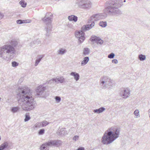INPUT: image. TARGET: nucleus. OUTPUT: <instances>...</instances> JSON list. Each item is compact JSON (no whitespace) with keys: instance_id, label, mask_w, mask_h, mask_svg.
Listing matches in <instances>:
<instances>
[{"instance_id":"f257e3e1","label":"nucleus","mask_w":150,"mask_h":150,"mask_svg":"<svg viewBox=\"0 0 150 150\" xmlns=\"http://www.w3.org/2000/svg\"><path fill=\"white\" fill-rule=\"evenodd\" d=\"M19 93L17 94L19 97L18 102L22 109L25 111H30L34 109L36 103L32 96V92L27 87L23 86L19 89Z\"/></svg>"},{"instance_id":"f03ea898","label":"nucleus","mask_w":150,"mask_h":150,"mask_svg":"<svg viewBox=\"0 0 150 150\" xmlns=\"http://www.w3.org/2000/svg\"><path fill=\"white\" fill-rule=\"evenodd\" d=\"M18 44L17 42L14 40L9 41L4 45L0 47V57L7 60L12 58L15 54V47Z\"/></svg>"},{"instance_id":"7ed1b4c3","label":"nucleus","mask_w":150,"mask_h":150,"mask_svg":"<svg viewBox=\"0 0 150 150\" xmlns=\"http://www.w3.org/2000/svg\"><path fill=\"white\" fill-rule=\"evenodd\" d=\"M122 0H111L105 3L106 7L104 11L108 14L112 16H118L121 14V11L119 9L122 5Z\"/></svg>"},{"instance_id":"20e7f679","label":"nucleus","mask_w":150,"mask_h":150,"mask_svg":"<svg viewBox=\"0 0 150 150\" xmlns=\"http://www.w3.org/2000/svg\"><path fill=\"white\" fill-rule=\"evenodd\" d=\"M120 133V130L117 128L114 127L109 128L105 132L102 138V143L105 145L111 143L118 137Z\"/></svg>"},{"instance_id":"39448f33","label":"nucleus","mask_w":150,"mask_h":150,"mask_svg":"<svg viewBox=\"0 0 150 150\" xmlns=\"http://www.w3.org/2000/svg\"><path fill=\"white\" fill-rule=\"evenodd\" d=\"M52 14L51 13H47L45 17L42 19V20L46 24L44 31L45 32V35L48 37L52 31V26L51 24L52 21Z\"/></svg>"},{"instance_id":"423d86ee","label":"nucleus","mask_w":150,"mask_h":150,"mask_svg":"<svg viewBox=\"0 0 150 150\" xmlns=\"http://www.w3.org/2000/svg\"><path fill=\"white\" fill-rule=\"evenodd\" d=\"M111 80L110 79L106 76L101 77L100 81V84L103 88H106L108 86L111 85Z\"/></svg>"},{"instance_id":"0eeeda50","label":"nucleus","mask_w":150,"mask_h":150,"mask_svg":"<svg viewBox=\"0 0 150 150\" xmlns=\"http://www.w3.org/2000/svg\"><path fill=\"white\" fill-rule=\"evenodd\" d=\"M107 15L106 14L103 13H99L92 15L89 19L88 22V23H90L91 22L98 20L100 19H102L105 18Z\"/></svg>"},{"instance_id":"6e6552de","label":"nucleus","mask_w":150,"mask_h":150,"mask_svg":"<svg viewBox=\"0 0 150 150\" xmlns=\"http://www.w3.org/2000/svg\"><path fill=\"white\" fill-rule=\"evenodd\" d=\"M84 35L85 33L81 30L76 32L75 33L76 37L79 38V41L80 43L83 42L85 39Z\"/></svg>"},{"instance_id":"1a4fd4ad","label":"nucleus","mask_w":150,"mask_h":150,"mask_svg":"<svg viewBox=\"0 0 150 150\" xmlns=\"http://www.w3.org/2000/svg\"><path fill=\"white\" fill-rule=\"evenodd\" d=\"M79 5L82 8H87L91 7L92 3L89 0H83L79 3Z\"/></svg>"},{"instance_id":"9d476101","label":"nucleus","mask_w":150,"mask_h":150,"mask_svg":"<svg viewBox=\"0 0 150 150\" xmlns=\"http://www.w3.org/2000/svg\"><path fill=\"white\" fill-rule=\"evenodd\" d=\"M46 143L48 144L47 145L49 147L52 146H58L62 144V142L61 141L58 140H51L50 141H48Z\"/></svg>"},{"instance_id":"9b49d317","label":"nucleus","mask_w":150,"mask_h":150,"mask_svg":"<svg viewBox=\"0 0 150 150\" xmlns=\"http://www.w3.org/2000/svg\"><path fill=\"white\" fill-rule=\"evenodd\" d=\"M91 24L84 25L81 28V30L83 32L88 30L91 29L95 25V23L93 21L91 22Z\"/></svg>"},{"instance_id":"f8f14e48","label":"nucleus","mask_w":150,"mask_h":150,"mask_svg":"<svg viewBox=\"0 0 150 150\" xmlns=\"http://www.w3.org/2000/svg\"><path fill=\"white\" fill-rule=\"evenodd\" d=\"M120 94L123 98H126L130 96V91L129 90L124 88L121 91Z\"/></svg>"},{"instance_id":"ddd939ff","label":"nucleus","mask_w":150,"mask_h":150,"mask_svg":"<svg viewBox=\"0 0 150 150\" xmlns=\"http://www.w3.org/2000/svg\"><path fill=\"white\" fill-rule=\"evenodd\" d=\"M65 128H62L58 130V135L61 136L67 134V132L65 130Z\"/></svg>"},{"instance_id":"4468645a","label":"nucleus","mask_w":150,"mask_h":150,"mask_svg":"<svg viewBox=\"0 0 150 150\" xmlns=\"http://www.w3.org/2000/svg\"><path fill=\"white\" fill-rule=\"evenodd\" d=\"M45 89L46 88L45 87L43 86L42 85H40L37 87L36 90V91L37 93H39L38 94H38L39 95L42 93Z\"/></svg>"},{"instance_id":"2eb2a0df","label":"nucleus","mask_w":150,"mask_h":150,"mask_svg":"<svg viewBox=\"0 0 150 150\" xmlns=\"http://www.w3.org/2000/svg\"><path fill=\"white\" fill-rule=\"evenodd\" d=\"M70 75L74 77V79L76 81H78L79 79V74L75 72H72L70 74Z\"/></svg>"},{"instance_id":"dca6fc26","label":"nucleus","mask_w":150,"mask_h":150,"mask_svg":"<svg viewBox=\"0 0 150 150\" xmlns=\"http://www.w3.org/2000/svg\"><path fill=\"white\" fill-rule=\"evenodd\" d=\"M31 20L30 19L26 20H18L16 21V23L18 24H21L24 23H29L31 22Z\"/></svg>"},{"instance_id":"f3484780","label":"nucleus","mask_w":150,"mask_h":150,"mask_svg":"<svg viewBox=\"0 0 150 150\" xmlns=\"http://www.w3.org/2000/svg\"><path fill=\"white\" fill-rule=\"evenodd\" d=\"M44 55H40L38 56V58L35 61V66H36L38 65L41 60L44 57Z\"/></svg>"},{"instance_id":"a211bd4d","label":"nucleus","mask_w":150,"mask_h":150,"mask_svg":"<svg viewBox=\"0 0 150 150\" xmlns=\"http://www.w3.org/2000/svg\"><path fill=\"white\" fill-rule=\"evenodd\" d=\"M68 19L69 21H73L76 22L77 21L78 17L74 15H71L68 17Z\"/></svg>"},{"instance_id":"6ab92c4d","label":"nucleus","mask_w":150,"mask_h":150,"mask_svg":"<svg viewBox=\"0 0 150 150\" xmlns=\"http://www.w3.org/2000/svg\"><path fill=\"white\" fill-rule=\"evenodd\" d=\"M105 108L103 107H101L98 109L94 110L93 112L95 113H101L105 110Z\"/></svg>"},{"instance_id":"aec40b11","label":"nucleus","mask_w":150,"mask_h":150,"mask_svg":"<svg viewBox=\"0 0 150 150\" xmlns=\"http://www.w3.org/2000/svg\"><path fill=\"white\" fill-rule=\"evenodd\" d=\"M89 60V58L88 57H85L81 63V65L83 66L85 65L88 62Z\"/></svg>"},{"instance_id":"412c9836","label":"nucleus","mask_w":150,"mask_h":150,"mask_svg":"<svg viewBox=\"0 0 150 150\" xmlns=\"http://www.w3.org/2000/svg\"><path fill=\"white\" fill-rule=\"evenodd\" d=\"M46 142L44 143L40 146L41 150H48V148L49 147Z\"/></svg>"},{"instance_id":"4be33fe9","label":"nucleus","mask_w":150,"mask_h":150,"mask_svg":"<svg viewBox=\"0 0 150 150\" xmlns=\"http://www.w3.org/2000/svg\"><path fill=\"white\" fill-rule=\"evenodd\" d=\"M8 143L7 142L2 144L0 146V150H3L4 149L6 148L8 146Z\"/></svg>"},{"instance_id":"5701e85b","label":"nucleus","mask_w":150,"mask_h":150,"mask_svg":"<svg viewBox=\"0 0 150 150\" xmlns=\"http://www.w3.org/2000/svg\"><path fill=\"white\" fill-rule=\"evenodd\" d=\"M56 79V83H62L64 82V79L62 76L58 78H55Z\"/></svg>"},{"instance_id":"b1692460","label":"nucleus","mask_w":150,"mask_h":150,"mask_svg":"<svg viewBox=\"0 0 150 150\" xmlns=\"http://www.w3.org/2000/svg\"><path fill=\"white\" fill-rule=\"evenodd\" d=\"M42 127L41 122L37 123L33 126L34 129H36Z\"/></svg>"},{"instance_id":"393cba45","label":"nucleus","mask_w":150,"mask_h":150,"mask_svg":"<svg viewBox=\"0 0 150 150\" xmlns=\"http://www.w3.org/2000/svg\"><path fill=\"white\" fill-rule=\"evenodd\" d=\"M90 50L88 48H84L83 50V54L86 56L89 54L90 52Z\"/></svg>"},{"instance_id":"a878e982","label":"nucleus","mask_w":150,"mask_h":150,"mask_svg":"<svg viewBox=\"0 0 150 150\" xmlns=\"http://www.w3.org/2000/svg\"><path fill=\"white\" fill-rule=\"evenodd\" d=\"M67 51L65 49L60 48L58 51V53L59 54L63 55L66 53L67 52Z\"/></svg>"},{"instance_id":"bb28decb","label":"nucleus","mask_w":150,"mask_h":150,"mask_svg":"<svg viewBox=\"0 0 150 150\" xmlns=\"http://www.w3.org/2000/svg\"><path fill=\"white\" fill-rule=\"evenodd\" d=\"M99 24V25L103 28H104L106 27L107 25V23L106 21H100Z\"/></svg>"},{"instance_id":"cd10ccee","label":"nucleus","mask_w":150,"mask_h":150,"mask_svg":"<svg viewBox=\"0 0 150 150\" xmlns=\"http://www.w3.org/2000/svg\"><path fill=\"white\" fill-rule=\"evenodd\" d=\"M25 118L24 119V121L25 122L28 121L31 119L30 117L27 113L25 115Z\"/></svg>"},{"instance_id":"c85d7f7f","label":"nucleus","mask_w":150,"mask_h":150,"mask_svg":"<svg viewBox=\"0 0 150 150\" xmlns=\"http://www.w3.org/2000/svg\"><path fill=\"white\" fill-rule=\"evenodd\" d=\"M19 109L18 107L12 108L11 109V111L13 113H16L18 112Z\"/></svg>"},{"instance_id":"c756f323","label":"nucleus","mask_w":150,"mask_h":150,"mask_svg":"<svg viewBox=\"0 0 150 150\" xmlns=\"http://www.w3.org/2000/svg\"><path fill=\"white\" fill-rule=\"evenodd\" d=\"M41 125L42 127L46 126L49 123L48 122L45 120L41 122Z\"/></svg>"},{"instance_id":"7c9ffc66","label":"nucleus","mask_w":150,"mask_h":150,"mask_svg":"<svg viewBox=\"0 0 150 150\" xmlns=\"http://www.w3.org/2000/svg\"><path fill=\"white\" fill-rule=\"evenodd\" d=\"M56 79L53 78L48 81V83L49 84H51L52 83H56Z\"/></svg>"},{"instance_id":"2f4dec72","label":"nucleus","mask_w":150,"mask_h":150,"mask_svg":"<svg viewBox=\"0 0 150 150\" xmlns=\"http://www.w3.org/2000/svg\"><path fill=\"white\" fill-rule=\"evenodd\" d=\"M19 3L21 6L23 8H24L26 7L27 5L26 3L25 2V1L24 0L21 1Z\"/></svg>"},{"instance_id":"473e14b6","label":"nucleus","mask_w":150,"mask_h":150,"mask_svg":"<svg viewBox=\"0 0 150 150\" xmlns=\"http://www.w3.org/2000/svg\"><path fill=\"white\" fill-rule=\"evenodd\" d=\"M96 42L97 44H99L100 45H102L103 44V40H101L100 38H99L97 39Z\"/></svg>"},{"instance_id":"72a5a7b5","label":"nucleus","mask_w":150,"mask_h":150,"mask_svg":"<svg viewBox=\"0 0 150 150\" xmlns=\"http://www.w3.org/2000/svg\"><path fill=\"white\" fill-rule=\"evenodd\" d=\"M98 37L96 36H92L90 38L91 40V41L96 42Z\"/></svg>"},{"instance_id":"f704fd0d","label":"nucleus","mask_w":150,"mask_h":150,"mask_svg":"<svg viewBox=\"0 0 150 150\" xmlns=\"http://www.w3.org/2000/svg\"><path fill=\"white\" fill-rule=\"evenodd\" d=\"M134 114L137 117L138 116L139 117V111L138 110H135L134 112Z\"/></svg>"},{"instance_id":"c9c22d12","label":"nucleus","mask_w":150,"mask_h":150,"mask_svg":"<svg viewBox=\"0 0 150 150\" xmlns=\"http://www.w3.org/2000/svg\"><path fill=\"white\" fill-rule=\"evenodd\" d=\"M55 99L57 103H59L61 100V98L59 96H56L55 97Z\"/></svg>"},{"instance_id":"e433bc0d","label":"nucleus","mask_w":150,"mask_h":150,"mask_svg":"<svg viewBox=\"0 0 150 150\" xmlns=\"http://www.w3.org/2000/svg\"><path fill=\"white\" fill-rule=\"evenodd\" d=\"M115 56V54L114 53H112L108 55V57L109 58L113 59L114 57Z\"/></svg>"},{"instance_id":"4c0bfd02","label":"nucleus","mask_w":150,"mask_h":150,"mask_svg":"<svg viewBox=\"0 0 150 150\" xmlns=\"http://www.w3.org/2000/svg\"><path fill=\"white\" fill-rule=\"evenodd\" d=\"M45 130L44 129H40L38 132V134L40 135H43L45 133Z\"/></svg>"},{"instance_id":"58836bf2","label":"nucleus","mask_w":150,"mask_h":150,"mask_svg":"<svg viewBox=\"0 0 150 150\" xmlns=\"http://www.w3.org/2000/svg\"><path fill=\"white\" fill-rule=\"evenodd\" d=\"M33 43H34L35 44L38 45L41 43V41L40 39H38L34 41Z\"/></svg>"},{"instance_id":"ea45409f","label":"nucleus","mask_w":150,"mask_h":150,"mask_svg":"<svg viewBox=\"0 0 150 150\" xmlns=\"http://www.w3.org/2000/svg\"><path fill=\"white\" fill-rule=\"evenodd\" d=\"M12 64L13 67H16L18 65L19 63L16 62L14 61L12 62Z\"/></svg>"},{"instance_id":"a19ab883","label":"nucleus","mask_w":150,"mask_h":150,"mask_svg":"<svg viewBox=\"0 0 150 150\" xmlns=\"http://www.w3.org/2000/svg\"><path fill=\"white\" fill-rule=\"evenodd\" d=\"M79 136H78L76 135L74 137L73 139L75 141H77L78 140Z\"/></svg>"},{"instance_id":"79ce46f5","label":"nucleus","mask_w":150,"mask_h":150,"mask_svg":"<svg viewBox=\"0 0 150 150\" xmlns=\"http://www.w3.org/2000/svg\"><path fill=\"white\" fill-rule=\"evenodd\" d=\"M112 62L115 64H117L118 63V60L116 59H114L112 60Z\"/></svg>"},{"instance_id":"37998d69","label":"nucleus","mask_w":150,"mask_h":150,"mask_svg":"<svg viewBox=\"0 0 150 150\" xmlns=\"http://www.w3.org/2000/svg\"><path fill=\"white\" fill-rule=\"evenodd\" d=\"M146 59V56L141 54V61L144 60Z\"/></svg>"},{"instance_id":"c03bdc74","label":"nucleus","mask_w":150,"mask_h":150,"mask_svg":"<svg viewBox=\"0 0 150 150\" xmlns=\"http://www.w3.org/2000/svg\"><path fill=\"white\" fill-rule=\"evenodd\" d=\"M76 150H84V148L83 147L78 148Z\"/></svg>"},{"instance_id":"a18cd8bd","label":"nucleus","mask_w":150,"mask_h":150,"mask_svg":"<svg viewBox=\"0 0 150 150\" xmlns=\"http://www.w3.org/2000/svg\"><path fill=\"white\" fill-rule=\"evenodd\" d=\"M4 15L3 14L1 13L0 12V19H1L3 17Z\"/></svg>"},{"instance_id":"49530a36","label":"nucleus","mask_w":150,"mask_h":150,"mask_svg":"<svg viewBox=\"0 0 150 150\" xmlns=\"http://www.w3.org/2000/svg\"><path fill=\"white\" fill-rule=\"evenodd\" d=\"M139 59L141 60V54L139 55Z\"/></svg>"},{"instance_id":"de8ad7c7","label":"nucleus","mask_w":150,"mask_h":150,"mask_svg":"<svg viewBox=\"0 0 150 150\" xmlns=\"http://www.w3.org/2000/svg\"><path fill=\"white\" fill-rule=\"evenodd\" d=\"M23 79V78H21L20 79V80H21V81H22Z\"/></svg>"},{"instance_id":"09e8293b","label":"nucleus","mask_w":150,"mask_h":150,"mask_svg":"<svg viewBox=\"0 0 150 150\" xmlns=\"http://www.w3.org/2000/svg\"><path fill=\"white\" fill-rule=\"evenodd\" d=\"M123 2H126V0H124V1H123Z\"/></svg>"},{"instance_id":"8fccbe9b","label":"nucleus","mask_w":150,"mask_h":150,"mask_svg":"<svg viewBox=\"0 0 150 150\" xmlns=\"http://www.w3.org/2000/svg\"><path fill=\"white\" fill-rule=\"evenodd\" d=\"M1 140V136H0V140Z\"/></svg>"},{"instance_id":"3c124183","label":"nucleus","mask_w":150,"mask_h":150,"mask_svg":"<svg viewBox=\"0 0 150 150\" xmlns=\"http://www.w3.org/2000/svg\"><path fill=\"white\" fill-rule=\"evenodd\" d=\"M138 0L140 1V0Z\"/></svg>"}]
</instances>
